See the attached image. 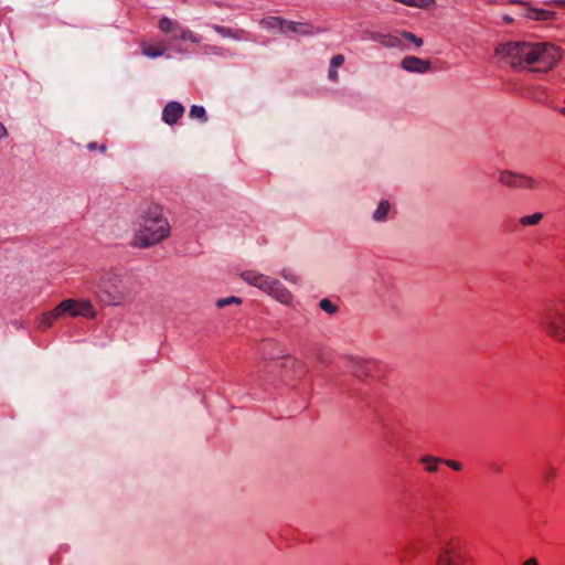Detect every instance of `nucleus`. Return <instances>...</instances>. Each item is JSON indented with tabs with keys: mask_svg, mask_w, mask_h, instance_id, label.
<instances>
[{
	"mask_svg": "<svg viewBox=\"0 0 565 565\" xmlns=\"http://www.w3.org/2000/svg\"><path fill=\"white\" fill-rule=\"evenodd\" d=\"M499 62L518 71L546 74L563 58L561 46L552 42L510 41L495 47Z\"/></svg>",
	"mask_w": 565,
	"mask_h": 565,
	"instance_id": "nucleus-1",
	"label": "nucleus"
},
{
	"mask_svg": "<svg viewBox=\"0 0 565 565\" xmlns=\"http://www.w3.org/2000/svg\"><path fill=\"white\" fill-rule=\"evenodd\" d=\"M170 225L162 215L158 204L149 205L139 217L138 228L134 235V246L148 248L168 237Z\"/></svg>",
	"mask_w": 565,
	"mask_h": 565,
	"instance_id": "nucleus-2",
	"label": "nucleus"
},
{
	"mask_svg": "<svg viewBox=\"0 0 565 565\" xmlns=\"http://www.w3.org/2000/svg\"><path fill=\"white\" fill-rule=\"evenodd\" d=\"M93 289L100 301L109 306L121 305L130 292L128 280L119 270L104 273Z\"/></svg>",
	"mask_w": 565,
	"mask_h": 565,
	"instance_id": "nucleus-3",
	"label": "nucleus"
},
{
	"mask_svg": "<svg viewBox=\"0 0 565 565\" xmlns=\"http://www.w3.org/2000/svg\"><path fill=\"white\" fill-rule=\"evenodd\" d=\"M540 326L551 338L565 342V295L543 305Z\"/></svg>",
	"mask_w": 565,
	"mask_h": 565,
	"instance_id": "nucleus-4",
	"label": "nucleus"
},
{
	"mask_svg": "<svg viewBox=\"0 0 565 565\" xmlns=\"http://www.w3.org/2000/svg\"><path fill=\"white\" fill-rule=\"evenodd\" d=\"M437 565H475L467 541L459 536L449 539L437 556Z\"/></svg>",
	"mask_w": 565,
	"mask_h": 565,
	"instance_id": "nucleus-5",
	"label": "nucleus"
},
{
	"mask_svg": "<svg viewBox=\"0 0 565 565\" xmlns=\"http://www.w3.org/2000/svg\"><path fill=\"white\" fill-rule=\"evenodd\" d=\"M54 309L55 315H57L58 318H62L66 315L72 318L83 317L87 319H94L96 316V311L89 300L76 301L74 299H65Z\"/></svg>",
	"mask_w": 565,
	"mask_h": 565,
	"instance_id": "nucleus-6",
	"label": "nucleus"
},
{
	"mask_svg": "<svg viewBox=\"0 0 565 565\" xmlns=\"http://www.w3.org/2000/svg\"><path fill=\"white\" fill-rule=\"evenodd\" d=\"M158 28L161 32L170 35V43H173L175 40L190 41L192 43H200L202 41L200 35L183 28L178 21L167 17L160 19Z\"/></svg>",
	"mask_w": 565,
	"mask_h": 565,
	"instance_id": "nucleus-7",
	"label": "nucleus"
},
{
	"mask_svg": "<svg viewBox=\"0 0 565 565\" xmlns=\"http://www.w3.org/2000/svg\"><path fill=\"white\" fill-rule=\"evenodd\" d=\"M259 288L264 292L268 294L273 298H275L277 301L289 305L292 300L291 292L277 279L270 278L268 276L263 277L260 279Z\"/></svg>",
	"mask_w": 565,
	"mask_h": 565,
	"instance_id": "nucleus-8",
	"label": "nucleus"
},
{
	"mask_svg": "<svg viewBox=\"0 0 565 565\" xmlns=\"http://www.w3.org/2000/svg\"><path fill=\"white\" fill-rule=\"evenodd\" d=\"M373 40L379 41L381 44L387 47H395L399 45H406V42H413L416 46H420L423 44V40L413 33L403 32L399 36L397 35H385V34H376L373 36Z\"/></svg>",
	"mask_w": 565,
	"mask_h": 565,
	"instance_id": "nucleus-9",
	"label": "nucleus"
},
{
	"mask_svg": "<svg viewBox=\"0 0 565 565\" xmlns=\"http://www.w3.org/2000/svg\"><path fill=\"white\" fill-rule=\"evenodd\" d=\"M500 181L508 186L534 189L536 186L535 180L525 175H516L511 172H502Z\"/></svg>",
	"mask_w": 565,
	"mask_h": 565,
	"instance_id": "nucleus-10",
	"label": "nucleus"
},
{
	"mask_svg": "<svg viewBox=\"0 0 565 565\" xmlns=\"http://www.w3.org/2000/svg\"><path fill=\"white\" fill-rule=\"evenodd\" d=\"M185 109L179 102H169L162 109V120L169 126H173L183 116Z\"/></svg>",
	"mask_w": 565,
	"mask_h": 565,
	"instance_id": "nucleus-11",
	"label": "nucleus"
},
{
	"mask_svg": "<svg viewBox=\"0 0 565 565\" xmlns=\"http://www.w3.org/2000/svg\"><path fill=\"white\" fill-rule=\"evenodd\" d=\"M212 29L223 38H230L236 41H245L249 39V33L242 29L233 30L218 24H213Z\"/></svg>",
	"mask_w": 565,
	"mask_h": 565,
	"instance_id": "nucleus-12",
	"label": "nucleus"
},
{
	"mask_svg": "<svg viewBox=\"0 0 565 565\" xmlns=\"http://www.w3.org/2000/svg\"><path fill=\"white\" fill-rule=\"evenodd\" d=\"M447 466L455 471L461 470L462 466L459 461L456 460H443L436 457H427L426 456V471H437L439 466Z\"/></svg>",
	"mask_w": 565,
	"mask_h": 565,
	"instance_id": "nucleus-13",
	"label": "nucleus"
},
{
	"mask_svg": "<svg viewBox=\"0 0 565 565\" xmlns=\"http://www.w3.org/2000/svg\"><path fill=\"white\" fill-rule=\"evenodd\" d=\"M296 33L299 35H311L313 33V26L306 22H295L286 20L284 33Z\"/></svg>",
	"mask_w": 565,
	"mask_h": 565,
	"instance_id": "nucleus-14",
	"label": "nucleus"
},
{
	"mask_svg": "<svg viewBox=\"0 0 565 565\" xmlns=\"http://www.w3.org/2000/svg\"><path fill=\"white\" fill-rule=\"evenodd\" d=\"M524 17L534 21H550L555 19L556 12L540 8H527Z\"/></svg>",
	"mask_w": 565,
	"mask_h": 565,
	"instance_id": "nucleus-15",
	"label": "nucleus"
},
{
	"mask_svg": "<svg viewBox=\"0 0 565 565\" xmlns=\"http://www.w3.org/2000/svg\"><path fill=\"white\" fill-rule=\"evenodd\" d=\"M401 66L407 72L424 73V60L416 56L404 57Z\"/></svg>",
	"mask_w": 565,
	"mask_h": 565,
	"instance_id": "nucleus-16",
	"label": "nucleus"
},
{
	"mask_svg": "<svg viewBox=\"0 0 565 565\" xmlns=\"http://www.w3.org/2000/svg\"><path fill=\"white\" fill-rule=\"evenodd\" d=\"M390 209V202L387 200H382L374 211L372 218L377 223L385 222L387 220Z\"/></svg>",
	"mask_w": 565,
	"mask_h": 565,
	"instance_id": "nucleus-17",
	"label": "nucleus"
},
{
	"mask_svg": "<svg viewBox=\"0 0 565 565\" xmlns=\"http://www.w3.org/2000/svg\"><path fill=\"white\" fill-rule=\"evenodd\" d=\"M352 372L358 377H363L369 375L371 372V364L366 361L360 359H353L352 361Z\"/></svg>",
	"mask_w": 565,
	"mask_h": 565,
	"instance_id": "nucleus-18",
	"label": "nucleus"
},
{
	"mask_svg": "<svg viewBox=\"0 0 565 565\" xmlns=\"http://www.w3.org/2000/svg\"><path fill=\"white\" fill-rule=\"evenodd\" d=\"M241 277L248 285L259 288L262 282L260 279H263L264 274L254 270H246L241 274Z\"/></svg>",
	"mask_w": 565,
	"mask_h": 565,
	"instance_id": "nucleus-19",
	"label": "nucleus"
},
{
	"mask_svg": "<svg viewBox=\"0 0 565 565\" xmlns=\"http://www.w3.org/2000/svg\"><path fill=\"white\" fill-rule=\"evenodd\" d=\"M56 319H60V318L57 315H55V309H53L49 312H44L39 318L38 328L41 330H45V329L50 328Z\"/></svg>",
	"mask_w": 565,
	"mask_h": 565,
	"instance_id": "nucleus-20",
	"label": "nucleus"
},
{
	"mask_svg": "<svg viewBox=\"0 0 565 565\" xmlns=\"http://www.w3.org/2000/svg\"><path fill=\"white\" fill-rule=\"evenodd\" d=\"M189 117L192 119H200L202 122L207 121L205 108L199 105L191 106Z\"/></svg>",
	"mask_w": 565,
	"mask_h": 565,
	"instance_id": "nucleus-21",
	"label": "nucleus"
},
{
	"mask_svg": "<svg viewBox=\"0 0 565 565\" xmlns=\"http://www.w3.org/2000/svg\"><path fill=\"white\" fill-rule=\"evenodd\" d=\"M267 28H278L284 32L286 20L279 17H269L263 21Z\"/></svg>",
	"mask_w": 565,
	"mask_h": 565,
	"instance_id": "nucleus-22",
	"label": "nucleus"
},
{
	"mask_svg": "<svg viewBox=\"0 0 565 565\" xmlns=\"http://www.w3.org/2000/svg\"><path fill=\"white\" fill-rule=\"evenodd\" d=\"M319 307L321 310H323L324 312L329 313V315H334L338 312L339 310V307L338 305H335L334 302H332L330 299L328 298H323L319 301Z\"/></svg>",
	"mask_w": 565,
	"mask_h": 565,
	"instance_id": "nucleus-23",
	"label": "nucleus"
},
{
	"mask_svg": "<svg viewBox=\"0 0 565 565\" xmlns=\"http://www.w3.org/2000/svg\"><path fill=\"white\" fill-rule=\"evenodd\" d=\"M166 50H167L166 47L148 46V47H143L142 53L148 57L156 58V57L162 56L164 54Z\"/></svg>",
	"mask_w": 565,
	"mask_h": 565,
	"instance_id": "nucleus-24",
	"label": "nucleus"
},
{
	"mask_svg": "<svg viewBox=\"0 0 565 565\" xmlns=\"http://www.w3.org/2000/svg\"><path fill=\"white\" fill-rule=\"evenodd\" d=\"M543 217L542 213H534L532 215L524 216L520 220V223L523 226H530L537 224Z\"/></svg>",
	"mask_w": 565,
	"mask_h": 565,
	"instance_id": "nucleus-25",
	"label": "nucleus"
},
{
	"mask_svg": "<svg viewBox=\"0 0 565 565\" xmlns=\"http://www.w3.org/2000/svg\"><path fill=\"white\" fill-rule=\"evenodd\" d=\"M239 305L242 303V299L238 298V297H235V296H231V297H227V298H222V299H218L216 301V307L217 308H224L226 306H230V305Z\"/></svg>",
	"mask_w": 565,
	"mask_h": 565,
	"instance_id": "nucleus-26",
	"label": "nucleus"
},
{
	"mask_svg": "<svg viewBox=\"0 0 565 565\" xmlns=\"http://www.w3.org/2000/svg\"><path fill=\"white\" fill-rule=\"evenodd\" d=\"M344 63V56L341 54H337L331 58L330 66L331 68H338L342 66Z\"/></svg>",
	"mask_w": 565,
	"mask_h": 565,
	"instance_id": "nucleus-27",
	"label": "nucleus"
},
{
	"mask_svg": "<svg viewBox=\"0 0 565 565\" xmlns=\"http://www.w3.org/2000/svg\"><path fill=\"white\" fill-rule=\"evenodd\" d=\"M206 53L215 54V55H223L225 50L221 46L216 45H209L205 47Z\"/></svg>",
	"mask_w": 565,
	"mask_h": 565,
	"instance_id": "nucleus-28",
	"label": "nucleus"
},
{
	"mask_svg": "<svg viewBox=\"0 0 565 565\" xmlns=\"http://www.w3.org/2000/svg\"><path fill=\"white\" fill-rule=\"evenodd\" d=\"M281 276L288 281L297 282V276L288 269H284L281 271Z\"/></svg>",
	"mask_w": 565,
	"mask_h": 565,
	"instance_id": "nucleus-29",
	"label": "nucleus"
},
{
	"mask_svg": "<svg viewBox=\"0 0 565 565\" xmlns=\"http://www.w3.org/2000/svg\"><path fill=\"white\" fill-rule=\"evenodd\" d=\"M328 77L330 81L332 82H337L338 81V72H337V68H331V66L329 67V72H328Z\"/></svg>",
	"mask_w": 565,
	"mask_h": 565,
	"instance_id": "nucleus-30",
	"label": "nucleus"
},
{
	"mask_svg": "<svg viewBox=\"0 0 565 565\" xmlns=\"http://www.w3.org/2000/svg\"><path fill=\"white\" fill-rule=\"evenodd\" d=\"M548 4L565 8V0H551Z\"/></svg>",
	"mask_w": 565,
	"mask_h": 565,
	"instance_id": "nucleus-31",
	"label": "nucleus"
},
{
	"mask_svg": "<svg viewBox=\"0 0 565 565\" xmlns=\"http://www.w3.org/2000/svg\"><path fill=\"white\" fill-rule=\"evenodd\" d=\"M522 565H539V562L535 557H530Z\"/></svg>",
	"mask_w": 565,
	"mask_h": 565,
	"instance_id": "nucleus-32",
	"label": "nucleus"
},
{
	"mask_svg": "<svg viewBox=\"0 0 565 565\" xmlns=\"http://www.w3.org/2000/svg\"><path fill=\"white\" fill-rule=\"evenodd\" d=\"M8 136L7 128L0 122V140Z\"/></svg>",
	"mask_w": 565,
	"mask_h": 565,
	"instance_id": "nucleus-33",
	"label": "nucleus"
},
{
	"mask_svg": "<svg viewBox=\"0 0 565 565\" xmlns=\"http://www.w3.org/2000/svg\"><path fill=\"white\" fill-rule=\"evenodd\" d=\"M87 149L93 151L95 149H97V143L95 141H92L87 145Z\"/></svg>",
	"mask_w": 565,
	"mask_h": 565,
	"instance_id": "nucleus-34",
	"label": "nucleus"
},
{
	"mask_svg": "<svg viewBox=\"0 0 565 565\" xmlns=\"http://www.w3.org/2000/svg\"><path fill=\"white\" fill-rule=\"evenodd\" d=\"M99 150H100V152H105V151H106V146H105V145H102V146L99 147Z\"/></svg>",
	"mask_w": 565,
	"mask_h": 565,
	"instance_id": "nucleus-35",
	"label": "nucleus"
},
{
	"mask_svg": "<svg viewBox=\"0 0 565 565\" xmlns=\"http://www.w3.org/2000/svg\"><path fill=\"white\" fill-rule=\"evenodd\" d=\"M504 20H505L507 22H509V23H511V22H512V19H511V18H509V17H505V18H504Z\"/></svg>",
	"mask_w": 565,
	"mask_h": 565,
	"instance_id": "nucleus-36",
	"label": "nucleus"
},
{
	"mask_svg": "<svg viewBox=\"0 0 565 565\" xmlns=\"http://www.w3.org/2000/svg\"><path fill=\"white\" fill-rule=\"evenodd\" d=\"M425 67H426V71L429 70V62L428 61H426Z\"/></svg>",
	"mask_w": 565,
	"mask_h": 565,
	"instance_id": "nucleus-37",
	"label": "nucleus"
},
{
	"mask_svg": "<svg viewBox=\"0 0 565 565\" xmlns=\"http://www.w3.org/2000/svg\"><path fill=\"white\" fill-rule=\"evenodd\" d=\"M425 6L426 8L429 6V0H426Z\"/></svg>",
	"mask_w": 565,
	"mask_h": 565,
	"instance_id": "nucleus-38",
	"label": "nucleus"
}]
</instances>
